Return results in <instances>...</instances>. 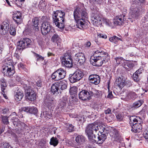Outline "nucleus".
<instances>
[{
	"mask_svg": "<svg viewBox=\"0 0 148 148\" xmlns=\"http://www.w3.org/2000/svg\"><path fill=\"white\" fill-rule=\"evenodd\" d=\"M101 126L95 123L90 124L87 125L85 129V132L90 140L93 139V138H96V134L98 132H100L99 129Z\"/></svg>",
	"mask_w": 148,
	"mask_h": 148,
	"instance_id": "1",
	"label": "nucleus"
},
{
	"mask_svg": "<svg viewBox=\"0 0 148 148\" xmlns=\"http://www.w3.org/2000/svg\"><path fill=\"white\" fill-rule=\"evenodd\" d=\"M73 15L76 21V26L77 28L83 30L88 27V26L85 21H83L82 19H81L80 11L78 8H77L75 10Z\"/></svg>",
	"mask_w": 148,
	"mask_h": 148,
	"instance_id": "2",
	"label": "nucleus"
},
{
	"mask_svg": "<svg viewBox=\"0 0 148 148\" xmlns=\"http://www.w3.org/2000/svg\"><path fill=\"white\" fill-rule=\"evenodd\" d=\"M2 72L4 76H11L15 73L14 67L11 62H5L2 66Z\"/></svg>",
	"mask_w": 148,
	"mask_h": 148,
	"instance_id": "3",
	"label": "nucleus"
},
{
	"mask_svg": "<svg viewBox=\"0 0 148 148\" xmlns=\"http://www.w3.org/2000/svg\"><path fill=\"white\" fill-rule=\"evenodd\" d=\"M99 130L100 132H98L96 134V138H93L92 140H94L95 142L98 144H101L107 138V136L106 134L103 133L104 130V127L101 126Z\"/></svg>",
	"mask_w": 148,
	"mask_h": 148,
	"instance_id": "4",
	"label": "nucleus"
},
{
	"mask_svg": "<svg viewBox=\"0 0 148 148\" xmlns=\"http://www.w3.org/2000/svg\"><path fill=\"white\" fill-rule=\"evenodd\" d=\"M109 59V57L107 56L104 59V58H101L99 57H91L90 58V62L92 63L93 65L94 66H101L103 63L108 62Z\"/></svg>",
	"mask_w": 148,
	"mask_h": 148,
	"instance_id": "5",
	"label": "nucleus"
},
{
	"mask_svg": "<svg viewBox=\"0 0 148 148\" xmlns=\"http://www.w3.org/2000/svg\"><path fill=\"white\" fill-rule=\"evenodd\" d=\"M66 74V71L62 68H60L52 73L51 78L53 79L58 81L64 78Z\"/></svg>",
	"mask_w": 148,
	"mask_h": 148,
	"instance_id": "6",
	"label": "nucleus"
},
{
	"mask_svg": "<svg viewBox=\"0 0 148 148\" xmlns=\"http://www.w3.org/2000/svg\"><path fill=\"white\" fill-rule=\"evenodd\" d=\"M31 42V40L29 38H25L22 40L19 41L17 43V48L19 50H23L29 47Z\"/></svg>",
	"mask_w": 148,
	"mask_h": 148,
	"instance_id": "7",
	"label": "nucleus"
},
{
	"mask_svg": "<svg viewBox=\"0 0 148 148\" xmlns=\"http://www.w3.org/2000/svg\"><path fill=\"white\" fill-rule=\"evenodd\" d=\"M83 74L82 71L79 70H76L69 77V80L71 83L76 82L82 78Z\"/></svg>",
	"mask_w": 148,
	"mask_h": 148,
	"instance_id": "8",
	"label": "nucleus"
},
{
	"mask_svg": "<svg viewBox=\"0 0 148 148\" xmlns=\"http://www.w3.org/2000/svg\"><path fill=\"white\" fill-rule=\"evenodd\" d=\"M130 13L133 18H137L140 15L141 8L140 7L138 8L135 4H133L130 8Z\"/></svg>",
	"mask_w": 148,
	"mask_h": 148,
	"instance_id": "9",
	"label": "nucleus"
},
{
	"mask_svg": "<svg viewBox=\"0 0 148 148\" xmlns=\"http://www.w3.org/2000/svg\"><path fill=\"white\" fill-rule=\"evenodd\" d=\"M25 91L26 96L29 100L33 101L36 99V94L31 87L27 88Z\"/></svg>",
	"mask_w": 148,
	"mask_h": 148,
	"instance_id": "10",
	"label": "nucleus"
},
{
	"mask_svg": "<svg viewBox=\"0 0 148 148\" xmlns=\"http://www.w3.org/2000/svg\"><path fill=\"white\" fill-rule=\"evenodd\" d=\"M51 26L49 22L45 21L41 26V32L43 35H46L51 30Z\"/></svg>",
	"mask_w": 148,
	"mask_h": 148,
	"instance_id": "11",
	"label": "nucleus"
},
{
	"mask_svg": "<svg viewBox=\"0 0 148 148\" xmlns=\"http://www.w3.org/2000/svg\"><path fill=\"white\" fill-rule=\"evenodd\" d=\"M103 18L100 14H95L91 18L93 24L97 26H98L102 24Z\"/></svg>",
	"mask_w": 148,
	"mask_h": 148,
	"instance_id": "12",
	"label": "nucleus"
},
{
	"mask_svg": "<svg viewBox=\"0 0 148 148\" xmlns=\"http://www.w3.org/2000/svg\"><path fill=\"white\" fill-rule=\"evenodd\" d=\"M10 23L8 21H6L3 23L1 25L0 29V34L2 35H6L8 33L9 29Z\"/></svg>",
	"mask_w": 148,
	"mask_h": 148,
	"instance_id": "13",
	"label": "nucleus"
},
{
	"mask_svg": "<svg viewBox=\"0 0 148 148\" xmlns=\"http://www.w3.org/2000/svg\"><path fill=\"white\" fill-rule=\"evenodd\" d=\"M74 59L78 62L79 65H83L85 62V58L84 55L82 52L76 54L74 57Z\"/></svg>",
	"mask_w": 148,
	"mask_h": 148,
	"instance_id": "14",
	"label": "nucleus"
},
{
	"mask_svg": "<svg viewBox=\"0 0 148 148\" xmlns=\"http://www.w3.org/2000/svg\"><path fill=\"white\" fill-rule=\"evenodd\" d=\"M55 103V100L54 99L47 96L44 100L43 105L49 109L54 106Z\"/></svg>",
	"mask_w": 148,
	"mask_h": 148,
	"instance_id": "15",
	"label": "nucleus"
},
{
	"mask_svg": "<svg viewBox=\"0 0 148 148\" xmlns=\"http://www.w3.org/2000/svg\"><path fill=\"white\" fill-rule=\"evenodd\" d=\"M79 99L83 100H88L90 99L89 91L83 90L79 94Z\"/></svg>",
	"mask_w": 148,
	"mask_h": 148,
	"instance_id": "16",
	"label": "nucleus"
},
{
	"mask_svg": "<svg viewBox=\"0 0 148 148\" xmlns=\"http://www.w3.org/2000/svg\"><path fill=\"white\" fill-rule=\"evenodd\" d=\"M65 13L61 11L57 10L56 11H53L52 15V18L54 20L58 19L57 16H60V19L62 20V22H64V16Z\"/></svg>",
	"mask_w": 148,
	"mask_h": 148,
	"instance_id": "17",
	"label": "nucleus"
},
{
	"mask_svg": "<svg viewBox=\"0 0 148 148\" xmlns=\"http://www.w3.org/2000/svg\"><path fill=\"white\" fill-rule=\"evenodd\" d=\"M33 25H32L31 26H28L27 28L30 31L34 29L36 31H38L39 30V27L38 25L39 24V20L38 18L36 17L32 20Z\"/></svg>",
	"mask_w": 148,
	"mask_h": 148,
	"instance_id": "18",
	"label": "nucleus"
},
{
	"mask_svg": "<svg viewBox=\"0 0 148 148\" xmlns=\"http://www.w3.org/2000/svg\"><path fill=\"white\" fill-rule=\"evenodd\" d=\"M90 82L95 85L98 84L100 82V79L99 76L97 75H91L89 77Z\"/></svg>",
	"mask_w": 148,
	"mask_h": 148,
	"instance_id": "19",
	"label": "nucleus"
},
{
	"mask_svg": "<svg viewBox=\"0 0 148 148\" xmlns=\"http://www.w3.org/2000/svg\"><path fill=\"white\" fill-rule=\"evenodd\" d=\"M125 17V15L123 14L116 16L113 21L114 24L118 25H122L124 23V21L126 20V18H124Z\"/></svg>",
	"mask_w": 148,
	"mask_h": 148,
	"instance_id": "20",
	"label": "nucleus"
},
{
	"mask_svg": "<svg viewBox=\"0 0 148 148\" xmlns=\"http://www.w3.org/2000/svg\"><path fill=\"white\" fill-rule=\"evenodd\" d=\"M110 135L114 139V140H119L121 138L119 132L115 129H112L110 132Z\"/></svg>",
	"mask_w": 148,
	"mask_h": 148,
	"instance_id": "21",
	"label": "nucleus"
},
{
	"mask_svg": "<svg viewBox=\"0 0 148 148\" xmlns=\"http://www.w3.org/2000/svg\"><path fill=\"white\" fill-rule=\"evenodd\" d=\"M21 18V14L19 12H17L14 15L13 17V20L17 23V25L21 24L23 20Z\"/></svg>",
	"mask_w": 148,
	"mask_h": 148,
	"instance_id": "22",
	"label": "nucleus"
},
{
	"mask_svg": "<svg viewBox=\"0 0 148 148\" xmlns=\"http://www.w3.org/2000/svg\"><path fill=\"white\" fill-rule=\"evenodd\" d=\"M56 17L58 19L54 20L53 18V22L55 23V25L57 27L61 29H63L65 26V23L62 22V20L60 19V21L59 20L60 16H57Z\"/></svg>",
	"mask_w": 148,
	"mask_h": 148,
	"instance_id": "23",
	"label": "nucleus"
},
{
	"mask_svg": "<svg viewBox=\"0 0 148 148\" xmlns=\"http://www.w3.org/2000/svg\"><path fill=\"white\" fill-rule=\"evenodd\" d=\"M51 90L53 94H57L59 93H61L58 84L57 82L53 84L51 86Z\"/></svg>",
	"mask_w": 148,
	"mask_h": 148,
	"instance_id": "24",
	"label": "nucleus"
},
{
	"mask_svg": "<svg viewBox=\"0 0 148 148\" xmlns=\"http://www.w3.org/2000/svg\"><path fill=\"white\" fill-rule=\"evenodd\" d=\"M132 129L131 130L134 133H139L141 131L142 126L141 124L138 123L135 125H133L132 126Z\"/></svg>",
	"mask_w": 148,
	"mask_h": 148,
	"instance_id": "25",
	"label": "nucleus"
},
{
	"mask_svg": "<svg viewBox=\"0 0 148 148\" xmlns=\"http://www.w3.org/2000/svg\"><path fill=\"white\" fill-rule=\"evenodd\" d=\"M23 97L22 91L20 90H17L14 93V99L17 101L21 100Z\"/></svg>",
	"mask_w": 148,
	"mask_h": 148,
	"instance_id": "26",
	"label": "nucleus"
},
{
	"mask_svg": "<svg viewBox=\"0 0 148 148\" xmlns=\"http://www.w3.org/2000/svg\"><path fill=\"white\" fill-rule=\"evenodd\" d=\"M116 84L120 88H122L125 85V80L120 77H118L115 82Z\"/></svg>",
	"mask_w": 148,
	"mask_h": 148,
	"instance_id": "27",
	"label": "nucleus"
},
{
	"mask_svg": "<svg viewBox=\"0 0 148 148\" xmlns=\"http://www.w3.org/2000/svg\"><path fill=\"white\" fill-rule=\"evenodd\" d=\"M75 141H76V143L77 145H75L74 147H77V146L78 145L82 144L84 143L85 141V138L83 136H78L76 137Z\"/></svg>",
	"mask_w": 148,
	"mask_h": 148,
	"instance_id": "28",
	"label": "nucleus"
},
{
	"mask_svg": "<svg viewBox=\"0 0 148 148\" xmlns=\"http://www.w3.org/2000/svg\"><path fill=\"white\" fill-rule=\"evenodd\" d=\"M60 88V89L63 90L67 88V82L65 80L60 81L57 82Z\"/></svg>",
	"mask_w": 148,
	"mask_h": 148,
	"instance_id": "29",
	"label": "nucleus"
},
{
	"mask_svg": "<svg viewBox=\"0 0 148 148\" xmlns=\"http://www.w3.org/2000/svg\"><path fill=\"white\" fill-rule=\"evenodd\" d=\"M80 14L81 19H82L83 21L88 18V14L87 13L85 9H84L81 10L80 11Z\"/></svg>",
	"mask_w": 148,
	"mask_h": 148,
	"instance_id": "30",
	"label": "nucleus"
},
{
	"mask_svg": "<svg viewBox=\"0 0 148 148\" xmlns=\"http://www.w3.org/2000/svg\"><path fill=\"white\" fill-rule=\"evenodd\" d=\"M138 117L135 116H132L130 117V123L131 126L138 123Z\"/></svg>",
	"mask_w": 148,
	"mask_h": 148,
	"instance_id": "31",
	"label": "nucleus"
},
{
	"mask_svg": "<svg viewBox=\"0 0 148 148\" xmlns=\"http://www.w3.org/2000/svg\"><path fill=\"white\" fill-rule=\"evenodd\" d=\"M90 97L92 96H94L96 98H97L99 97V92L98 90L94 88L92 89L91 91H89Z\"/></svg>",
	"mask_w": 148,
	"mask_h": 148,
	"instance_id": "32",
	"label": "nucleus"
},
{
	"mask_svg": "<svg viewBox=\"0 0 148 148\" xmlns=\"http://www.w3.org/2000/svg\"><path fill=\"white\" fill-rule=\"evenodd\" d=\"M67 99L66 97H63L62 100L59 104V107L60 108H63L66 106Z\"/></svg>",
	"mask_w": 148,
	"mask_h": 148,
	"instance_id": "33",
	"label": "nucleus"
},
{
	"mask_svg": "<svg viewBox=\"0 0 148 148\" xmlns=\"http://www.w3.org/2000/svg\"><path fill=\"white\" fill-rule=\"evenodd\" d=\"M68 60L72 61L70 54L68 53H66L64 55L62 61L63 62Z\"/></svg>",
	"mask_w": 148,
	"mask_h": 148,
	"instance_id": "34",
	"label": "nucleus"
},
{
	"mask_svg": "<svg viewBox=\"0 0 148 148\" xmlns=\"http://www.w3.org/2000/svg\"><path fill=\"white\" fill-rule=\"evenodd\" d=\"M60 38L57 34H54L52 36L51 40L53 42L56 43L58 47L59 46V43L58 42V41L59 40Z\"/></svg>",
	"mask_w": 148,
	"mask_h": 148,
	"instance_id": "35",
	"label": "nucleus"
},
{
	"mask_svg": "<svg viewBox=\"0 0 148 148\" xmlns=\"http://www.w3.org/2000/svg\"><path fill=\"white\" fill-rule=\"evenodd\" d=\"M16 116V114L15 112H14L12 113L11 114H10L8 117H7V116H3L2 117V121L3 123L5 124H8L9 123V122L8 118V117H10L12 116Z\"/></svg>",
	"mask_w": 148,
	"mask_h": 148,
	"instance_id": "36",
	"label": "nucleus"
},
{
	"mask_svg": "<svg viewBox=\"0 0 148 148\" xmlns=\"http://www.w3.org/2000/svg\"><path fill=\"white\" fill-rule=\"evenodd\" d=\"M62 63L63 65L66 67L70 68L73 66L72 61L68 60L62 62Z\"/></svg>",
	"mask_w": 148,
	"mask_h": 148,
	"instance_id": "37",
	"label": "nucleus"
},
{
	"mask_svg": "<svg viewBox=\"0 0 148 148\" xmlns=\"http://www.w3.org/2000/svg\"><path fill=\"white\" fill-rule=\"evenodd\" d=\"M40 117L41 118H44L46 119H47V118L50 119L51 117V115L49 114V112L47 111L43 112L40 114Z\"/></svg>",
	"mask_w": 148,
	"mask_h": 148,
	"instance_id": "38",
	"label": "nucleus"
},
{
	"mask_svg": "<svg viewBox=\"0 0 148 148\" xmlns=\"http://www.w3.org/2000/svg\"><path fill=\"white\" fill-rule=\"evenodd\" d=\"M9 32L10 34L13 36H15L16 34V29L15 27L13 25H10Z\"/></svg>",
	"mask_w": 148,
	"mask_h": 148,
	"instance_id": "39",
	"label": "nucleus"
},
{
	"mask_svg": "<svg viewBox=\"0 0 148 148\" xmlns=\"http://www.w3.org/2000/svg\"><path fill=\"white\" fill-rule=\"evenodd\" d=\"M58 140L56 138L52 137L51 138L50 142V145L55 146L58 144Z\"/></svg>",
	"mask_w": 148,
	"mask_h": 148,
	"instance_id": "40",
	"label": "nucleus"
},
{
	"mask_svg": "<svg viewBox=\"0 0 148 148\" xmlns=\"http://www.w3.org/2000/svg\"><path fill=\"white\" fill-rule=\"evenodd\" d=\"M127 97L129 99H134L137 97V95L135 92L131 91L129 92L127 95Z\"/></svg>",
	"mask_w": 148,
	"mask_h": 148,
	"instance_id": "41",
	"label": "nucleus"
},
{
	"mask_svg": "<svg viewBox=\"0 0 148 148\" xmlns=\"http://www.w3.org/2000/svg\"><path fill=\"white\" fill-rule=\"evenodd\" d=\"M7 86L5 83V81L3 79L1 80V87L2 92H3L4 91H6V88Z\"/></svg>",
	"mask_w": 148,
	"mask_h": 148,
	"instance_id": "42",
	"label": "nucleus"
},
{
	"mask_svg": "<svg viewBox=\"0 0 148 148\" xmlns=\"http://www.w3.org/2000/svg\"><path fill=\"white\" fill-rule=\"evenodd\" d=\"M109 40L110 41L112 42L115 44H116L119 40L122 41L121 38L116 36H114L110 38H109Z\"/></svg>",
	"mask_w": 148,
	"mask_h": 148,
	"instance_id": "43",
	"label": "nucleus"
},
{
	"mask_svg": "<svg viewBox=\"0 0 148 148\" xmlns=\"http://www.w3.org/2000/svg\"><path fill=\"white\" fill-rule=\"evenodd\" d=\"M143 103V101L142 100H138L134 103L133 106L135 108H138L140 107Z\"/></svg>",
	"mask_w": 148,
	"mask_h": 148,
	"instance_id": "44",
	"label": "nucleus"
},
{
	"mask_svg": "<svg viewBox=\"0 0 148 148\" xmlns=\"http://www.w3.org/2000/svg\"><path fill=\"white\" fill-rule=\"evenodd\" d=\"M134 66V64L130 62H126L124 68L127 71L130 70V69L132 68Z\"/></svg>",
	"mask_w": 148,
	"mask_h": 148,
	"instance_id": "45",
	"label": "nucleus"
},
{
	"mask_svg": "<svg viewBox=\"0 0 148 148\" xmlns=\"http://www.w3.org/2000/svg\"><path fill=\"white\" fill-rule=\"evenodd\" d=\"M11 119L14 126L16 125L17 126L18 123H20V121L16 116L12 117Z\"/></svg>",
	"mask_w": 148,
	"mask_h": 148,
	"instance_id": "46",
	"label": "nucleus"
},
{
	"mask_svg": "<svg viewBox=\"0 0 148 148\" xmlns=\"http://www.w3.org/2000/svg\"><path fill=\"white\" fill-rule=\"evenodd\" d=\"M46 141L43 139H41L39 141L38 146L40 148L44 147L45 145Z\"/></svg>",
	"mask_w": 148,
	"mask_h": 148,
	"instance_id": "47",
	"label": "nucleus"
},
{
	"mask_svg": "<svg viewBox=\"0 0 148 148\" xmlns=\"http://www.w3.org/2000/svg\"><path fill=\"white\" fill-rule=\"evenodd\" d=\"M29 113L34 114L36 115H37L38 112L37 108L34 107H30Z\"/></svg>",
	"mask_w": 148,
	"mask_h": 148,
	"instance_id": "48",
	"label": "nucleus"
},
{
	"mask_svg": "<svg viewBox=\"0 0 148 148\" xmlns=\"http://www.w3.org/2000/svg\"><path fill=\"white\" fill-rule=\"evenodd\" d=\"M102 23L109 26H111L112 25V23L110 21L106 18H103Z\"/></svg>",
	"mask_w": 148,
	"mask_h": 148,
	"instance_id": "49",
	"label": "nucleus"
},
{
	"mask_svg": "<svg viewBox=\"0 0 148 148\" xmlns=\"http://www.w3.org/2000/svg\"><path fill=\"white\" fill-rule=\"evenodd\" d=\"M69 91L71 95H75L77 93V88L75 87H72L70 88Z\"/></svg>",
	"mask_w": 148,
	"mask_h": 148,
	"instance_id": "50",
	"label": "nucleus"
},
{
	"mask_svg": "<svg viewBox=\"0 0 148 148\" xmlns=\"http://www.w3.org/2000/svg\"><path fill=\"white\" fill-rule=\"evenodd\" d=\"M39 8L41 9H44L45 8L46 5L45 1L43 0L40 1L38 5Z\"/></svg>",
	"mask_w": 148,
	"mask_h": 148,
	"instance_id": "51",
	"label": "nucleus"
},
{
	"mask_svg": "<svg viewBox=\"0 0 148 148\" xmlns=\"http://www.w3.org/2000/svg\"><path fill=\"white\" fill-rule=\"evenodd\" d=\"M100 57L101 58H104V57H107L108 56V55L106 53L104 52L103 51H101L100 54L98 55V57Z\"/></svg>",
	"mask_w": 148,
	"mask_h": 148,
	"instance_id": "52",
	"label": "nucleus"
},
{
	"mask_svg": "<svg viewBox=\"0 0 148 148\" xmlns=\"http://www.w3.org/2000/svg\"><path fill=\"white\" fill-rule=\"evenodd\" d=\"M73 126L71 124H69L67 126V130L69 132H71L74 131Z\"/></svg>",
	"mask_w": 148,
	"mask_h": 148,
	"instance_id": "53",
	"label": "nucleus"
},
{
	"mask_svg": "<svg viewBox=\"0 0 148 148\" xmlns=\"http://www.w3.org/2000/svg\"><path fill=\"white\" fill-rule=\"evenodd\" d=\"M115 60L116 63L118 64L123 63L124 62L123 58L121 57L116 58Z\"/></svg>",
	"mask_w": 148,
	"mask_h": 148,
	"instance_id": "54",
	"label": "nucleus"
},
{
	"mask_svg": "<svg viewBox=\"0 0 148 148\" xmlns=\"http://www.w3.org/2000/svg\"><path fill=\"white\" fill-rule=\"evenodd\" d=\"M20 50L16 49L14 54V57L16 58L18 60H19L20 57Z\"/></svg>",
	"mask_w": 148,
	"mask_h": 148,
	"instance_id": "55",
	"label": "nucleus"
},
{
	"mask_svg": "<svg viewBox=\"0 0 148 148\" xmlns=\"http://www.w3.org/2000/svg\"><path fill=\"white\" fill-rule=\"evenodd\" d=\"M147 107L146 106H145L140 112V114L144 116V114L147 112Z\"/></svg>",
	"mask_w": 148,
	"mask_h": 148,
	"instance_id": "56",
	"label": "nucleus"
},
{
	"mask_svg": "<svg viewBox=\"0 0 148 148\" xmlns=\"http://www.w3.org/2000/svg\"><path fill=\"white\" fill-rule=\"evenodd\" d=\"M116 117L119 121H122L123 118V113L118 114L116 115Z\"/></svg>",
	"mask_w": 148,
	"mask_h": 148,
	"instance_id": "57",
	"label": "nucleus"
},
{
	"mask_svg": "<svg viewBox=\"0 0 148 148\" xmlns=\"http://www.w3.org/2000/svg\"><path fill=\"white\" fill-rule=\"evenodd\" d=\"M139 75H137V74H136V73H135L133 74V78L135 82H138L139 80Z\"/></svg>",
	"mask_w": 148,
	"mask_h": 148,
	"instance_id": "58",
	"label": "nucleus"
},
{
	"mask_svg": "<svg viewBox=\"0 0 148 148\" xmlns=\"http://www.w3.org/2000/svg\"><path fill=\"white\" fill-rule=\"evenodd\" d=\"M30 107H23L21 108V110L22 111L26 112L29 113Z\"/></svg>",
	"mask_w": 148,
	"mask_h": 148,
	"instance_id": "59",
	"label": "nucleus"
},
{
	"mask_svg": "<svg viewBox=\"0 0 148 148\" xmlns=\"http://www.w3.org/2000/svg\"><path fill=\"white\" fill-rule=\"evenodd\" d=\"M143 134L146 139L148 138V128L146 129L145 131L143 132Z\"/></svg>",
	"mask_w": 148,
	"mask_h": 148,
	"instance_id": "60",
	"label": "nucleus"
},
{
	"mask_svg": "<svg viewBox=\"0 0 148 148\" xmlns=\"http://www.w3.org/2000/svg\"><path fill=\"white\" fill-rule=\"evenodd\" d=\"M35 56L37 58V60H42V61L44 59V58L42 56L37 54H36Z\"/></svg>",
	"mask_w": 148,
	"mask_h": 148,
	"instance_id": "61",
	"label": "nucleus"
},
{
	"mask_svg": "<svg viewBox=\"0 0 148 148\" xmlns=\"http://www.w3.org/2000/svg\"><path fill=\"white\" fill-rule=\"evenodd\" d=\"M36 84L37 86L40 87L42 86V81L41 79H40L36 82Z\"/></svg>",
	"mask_w": 148,
	"mask_h": 148,
	"instance_id": "62",
	"label": "nucleus"
},
{
	"mask_svg": "<svg viewBox=\"0 0 148 148\" xmlns=\"http://www.w3.org/2000/svg\"><path fill=\"white\" fill-rule=\"evenodd\" d=\"M38 42L41 47H42L44 45V42L41 39H39L38 41Z\"/></svg>",
	"mask_w": 148,
	"mask_h": 148,
	"instance_id": "63",
	"label": "nucleus"
},
{
	"mask_svg": "<svg viewBox=\"0 0 148 148\" xmlns=\"http://www.w3.org/2000/svg\"><path fill=\"white\" fill-rule=\"evenodd\" d=\"M3 148H12L8 143H5L3 144Z\"/></svg>",
	"mask_w": 148,
	"mask_h": 148,
	"instance_id": "64",
	"label": "nucleus"
}]
</instances>
